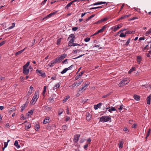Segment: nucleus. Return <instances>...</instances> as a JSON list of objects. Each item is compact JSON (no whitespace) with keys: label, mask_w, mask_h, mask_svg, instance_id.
Returning <instances> with one entry per match:
<instances>
[{"label":"nucleus","mask_w":151,"mask_h":151,"mask_svg":"<svg viewBox=\"0 0 151 151\" xmlns=\"http://www.w3.org/2000/svg\"><path fill=\"white\" fill-rule=\"evenodd\" d=\"M67 60H68L67 59H66L65 60H63V63H68V61H67Z\"/></svg>","instance_id":"774afa93"},{"label":"nucleus","mask_w":151,"mask_h":151,"mask_svg":"<svg viewBox=\"0 0 151 151\" xmlns=\"http://www.w3.org/2000/svg\"><path fill=\"white\" fill-rule=\"evenodd\" d=\"M129 80L127 78H125L122 80L119 83V86L121 87L127 84L129 82Z\"/></svg>","instance_id":"7ed1b4c3"},{"label":"nucleus","mask_w":151,"mask_h":151,"mask_svg":"<svg viewBox=\"0 0 151 151\" xmlns=\"http://www.w3.org/2000/svg\"><path fill=\"white\" fill-rule=\"evenodd\" d=\"M7 145H8V142H4V147L3 148V149H4V148L6 147Z\"/></svg>","instance_id":"3c124183"},{"label":"nucleus","mask_w":151,"mask_h":151,"mask_svg":"<svg viewBox=\"0 0 151 151\" xmlns=\"http://www.w3.org/2000/svg\"><path fill=\"white\" fill-rule=\"evenodd\" d=\"M27 103L26 102L25 104H23L21 107V111H22L23 110L25 109L26 107V104Z\"/></svg>","instance_id":"6ab92c4d"},{"label":"nucleus","mask_w":151,"mask_h":151,"mask_svg":"<svg viewBox=\"0 0 151 151\" xmlns=\"http://www.w3.org/2000/svg\"><path fill=\"white\" fill-rule=\"evenodd\" d=\"M36 72L40 76H43L45 75V73H44V72L42 71V70H39L37 69L36 70Z\"/></svg>","instance_id":"6e6552de"},{"label":"nucleus","mask_w":151,"mask_h":151,"mask_svg":"<svg viewBox=\"0 0 151 151\" xmlns=\"http://www.w3.org/2000/svg\"><path fill=\"white\" fill-rule=\"evenodd\" d=\"M108 19V18L107 17H105L101 19V21L102 22L106 21Z\"/></svg>","instance_id":"49530a36"},{"label":"nucleus","mask_w":151,"mask_h":151,"mask_svg":"<svg viewBox=\"0 0 151 151\" xmlns=\"http://www.w3.org/2000/svg\"><path fill=\"white\" fill-rule=\"evenodd\" d=\"M86 89V87L84 86H83L82 87H81L80 90H79V91L80 92H82V90H85Z\"/></svg>","instance_id":"cd10ccee"},{"label":"nucleus","mask_w":151,"mask_h":151,"mask_svg":"<svg viewBox=\"0 0 151 151\" xmlns=\"http://www.w3.org/2000/svg\"><path fill=\"white\" fill-rule=\"evenodd\" d=\"M75 86H76V87L77 86V82H75L74 84H72V85L70 86L69 87L73 88H74Z\"/></svg>","instance_id":"c85d7f7f"},{"label":"nucleus","mask_w":151,"mask_h":151,"mask_svg":"<svg viewBox=\"0 0 151 151\" xmlns=\"http://www.w3.org/2000/svg\"><path fill=\"white\" fill-rule=\"evenodd\" d=\"M70 119V118L69 116H66L65 121H68Z\"/></svg>","instance_id":"0e129e2a"},{"label":"nucleus","mask_w":151,"mask_h":151,"mask_svg":"<svg viewBox=\"0 0 151 151\" xmlns=\"http://www.w3.org/2000/svg\"><path fill=\"white\" fill-rule=\"evenodd\" d=\"M80 136V134H76L75 135L73 139L74 142H77L78 141Z\"/></svg>","instance_id":"39448f33"},{"label":"nucleus","mask_w":151,"mask_h":151,"mask_svg":"<svg viewBox=\"0 0 151 151\" xmlns=\"http://www.w3.org/2000/svg\"><path fill=\"white\" fill-rule=\"evenodd\" d=\"M123 142L122 140L119 141V148L120 149L122 148L123 147Z\"/></svg>","instance_id":"a211bd4d"},{"label":"nucleus","mask_w":151,"mask_h":151,"mask_svg":"<svg viewBox=\"0 0 151 151\" xmlns=\"http://www.w3.org/2000/svg\"><path fill=\"white\" fill-rule=\"evenodd\" d=\"M130 39L129 38L128 40L127 41L126 43L125 44V45L126 46L128 45L129 44L130 42Z\"/></svg>","instance_id":"864d4df0"},{"label":"nucleus","mask_w":151,"mask_h":151,"mask_svg":"<svg viewBox=\"0 0 151 151\" xmlns=\"http://www.w3.org/2000/svg\"><path fill=\"white\" fill-rule=\"evenodd\" d=\"M74 37V35L73 34H71L69 35V37H71L73 39V38Z\"/></svg>","instance_id":"69168bd1"},{"label":"nucleus","mask_w":151,"mask_h":151,"mask_svg":"<svg viewBox=\"0 0 151 151\" xmlns=\"http://www.w3.org/2000/svg\"><path fill=\"white\" fill-rule=\"evenodd\" d=\"M27 48V47H25L24 48V49H23V50H20V51H18V52H17L16 53V55H19L21 54L22 53V52L24 51V50Z\"/></svg>","instance_id":"9b49d317"},{"label":"nucleus","mask_w":151,"mask_h":151,"mask_svg":"<svg viewBox=\"0 0 151 151\" xmlns=\"http://www.w3.org/2000/svg\"><path fill=\"white\" fill-rule=\"evenodd\" d=\"M134 98L137 101H139L140 100L139 96L137 95H134Z\"/></svg>","instance_id":"2eb2a0df"},{"label":"nucleus","mask_w":151,"mask_h":151,"mask_svg":"<svg viewBox=\"0 0 151 151\" xmlns=\"http://www.w3.org/2000/svg\"><path fill=\"white\" fill-rule=\"evenodd\" d=\"M31 127V125L30 124H29L28 125L25 126V129L26 130L29 129Z\"/></svg>","instance_id":"2f4dec72"},{"label":"nucleus","mask_w":151,"mask_h":151,"mask_svg":"<svg viewBox=\"0 0 151 151\" xmlns=\"http://www.w3.org/2000/svg\"><path fill=\"white\" fill-rule=\"evenodd\" d=\"M122 27V24H119L115 26L112 27L111 29L114 28L113 31L114 32H115L117 31L118 29H119Z\"/></svg>","instance_id":"20e7f679"},{"label":"nucleus","mask_w":151,"mask_h":151,"mask_svg":"<svg viewBox=\"0 0 151 151\" xmlns=\"http://www.w3.org/2000/svg\"><path fill=\"white\" fill-rule=\"evenodd\" d=\"M102 103H100L96 105L98 106V108H100L102 105Z\"/></svg>","instance_id":"6e6d98bb"},{"label":"nucleus","mask_w":151,"mask_h":151,"mask_svg":"<svg viewBox=\"0 0 151 151\" xmlns=\"http://www.w3.org/2000/svg\"><path fill=\"white\" fill-rule=\"evenodd\" d=\"M126 30V29L125 28H124L123 29H122L120 30H119L118 32H117V34L118 35L119 34L120 32H123L124 31Z\"/></svg>","instance_id":"c9c22d12"},{"label":"nucleus","mask_w":151,"mask_h":151,"mask_svg":"<svg viewBox=\"0 0 151 151\" xmlns=\"http://www.w3.org/2000/svg\"><path fill=\"white\" fill-rule=\"evenodd\" d=\"M78 28L77 27H75L72 28V30L73 31H76L77 29H78Z\"/></svg>","instance_id":"4d7b16f0"},{"label":"nucleus","mask_w":151,"mask_h":151,"mask_svg":"<svg viewBox=\"0 0 151 151\" xmlns=\"http://www.w3.org/2000/svg\"><path fill=\"white\" fill-rule=\"evenodd\" d=\"M23 71L24 74L27 75L29 73V70L28 68H23Z\"/></svg>","instance_id":"0eeeda50"},{"label":"nucleus","mask_w":151,"mask_h":151,"mask_svg":"<svg viewBox=\"0 0 151 151\" xmlns=\"http://www.w3.org/2000/svg\"><path fill=\"white\" fill-rule=\"evenodd\" d=\"M55 59L58 63H60V62L62 60L60 56H59L57 58Z\"/></svg>","instance_id":"393cba45"},{"label":"nucleus","mask_w":151,"mask_h":151,"mask_svg":"<svg viewBox=\"0 0 151 151\" xmlns=\"http://www.w3.org/2000/svg\"><path fill=\"white\" fill-rule=\"evenodd\" d=\"M101 4V2H98L97 3H95L91 5V6H95V5H97Z\"/></svg>","instance_id":"ea45409f"},{"label":"nucleus","mask_w":151,"mask_h":151,"mask_svg":"<svg viewBox=\"0 0 151 151\" xmlns=\"http://www.w3.org/2000/svg\"><path fill=\"white\" fill-rule=\"evenodd\" d=\"M49 119L50 117H47L45 118L43 121V123L45 124L49 122Z\"/></svg>","instance_id":"f8f14e48"},{"label":"nucleus","mask_w":151,"mask_h":151,"mask_svg":"<svg viewBox=\"0 0 151 151\" xmlns=\"http://www.w3.org/2000/svg\"><path fill=\"white\" fill-rule=\"evenodd\" d=\"M110 93H109L107 94V95H106L103 96H102V98H104L107 97V96H109L110 95Z\"/></svg>","instance_id":"052dcab7"},{"label":"nucleus","mask_w":151,"mask_h":151,"mask_svg":"<svg viewBox=\"0 0 151 151\" xmlns=\"http://www.w3.org/2000/svg\"><path fill=\"white\" fill-rule=\"evenodd\" d=\"M84 71H82L79 73L78 74L76 77L75 78V80H78L84 73Z\"/></svg>","instance_id":"423d86ee"},{"label":"nucleus","mask_w":151,"mask_h":151,"mask_svg":"<svg viewBox=\"0 0 151 151\" xmlns=\"http://www.w3.org/2000/svg\"><path fill=\"white\" fill-rule=\"evenodd\" d=\"M70 46H77V45H80L79 44H77V43H72V45H70Z\"/></svg>","instance_id":"37998d69"},{"label":"nucleus","mask_w":151,"mask_h":151,"mask_svg":"<svg viewBox=\"0 0 151 151\" xmlns=\"http://www.w3.org/2000/svg\"><path fill=\"white\" fill-rule=\"evenodd\" d=\"M91 116L89 113H86V119L88 121L90 120L91 119Z\"/></svg>","instance_id":"9d476101"},{"label":"nucleus","mask_w":151,"mask_h":151,"mask_svg":"<svg viewBox=\"0 0 151 151\" xmlns=\"http://www.w3.org/2000/svg\"><path fill=\"white\" fill-rule=\"evenodd\" d=\"M66 56L67 54L65 53L63 54L60 56L62 60L66 57Z\"/></svg>","instance_id":"5701e85b"},{"label":"nucleus","mask_w":151,"mask_h":151,"mask_svg":"<svg viewBox=\"0 0 151 151\" xmlns=\"http://www.w3.org/2000/svg\"><path fill=\"white\" fill-rule=\"evenodd\" d=\"M14 145L18 149L20 147V146L18 145V142L17 140L15 141L14 143Z\"/></svg>","instance_id":"dca6fc26"},{"label":"nucleus","mask_w":151,"mask_h":151,"mask_svg":"<svg viewBox=\"0 0 151 151\" xmlns=\"http://www.w3.org/2000/svg\"><path fill=\"white\" fill-rule=\"evenodd\" d=\"M52 61L55 64L57 63H58L56 59H55L54 60H52Z\"/></svg>","instance_id":"bf43d9fd"},{"label":"nucleus","mask_w":151,"mask_h":151,"mask_svg":"<svg viewBox=\"0 0 151 151\" xmlns=\"http://www.w3.org/2000/svg\"><path fill=\"white\" fill-rule=\"evenodd\" d=\"M33 113V111L32 110H31L29 111L27 113L28 115L29 116V115H32Z\"/></svg>","instance_id":"79ce46f5"},{"label":"nucleus","mask_w":151,"mask_h":151,"mask_svg":"<svg viewBox=\"0 0 151 151\" xmlns=\"http://www.w3.org/2000/svg\"><path fill=\"white\" fill-rule=\"evenodd\" d=\"M74 66L73 65H72L71 66H70L68 68H67V69L68 70H70L71 69V68H72Z\"/></svg>","instance_id":"13d9d810"},{"label":"nucleus","mask_w":151,"mask_h":151,"mask_svg":"<svg viewBox=\"0 0 151 151\" xmlns=\"http://www.w3.org/2000/svg\"><path fill=\"white\" fill-rule=\"evenodd\" d=\"M83 80H82V81H79L78 82H77V86H80L82 83L83 82Z\"/></svg>","instance_id":"09e8293b"},{"label":"nucleus","mask_w":151,"mask_h":151,"mask_svg":"<svg viewBox=\"0 0 151 151\" xmlns=\"http://www.w3.org/2000/svg\"><path fill=\"white\" fill-rule=\"evenodd\" d=\"M90 38H86L85 40H84V41L85 42H88L90 40Z\"/></svg>","instance_id":"603ef678"},{"label":"nucleus","mask_w":151,"mask_h":151,"mask_svg":"<svg viewBox=\"0 0 151 151\" xmlns=\"http://www.w3.org/2000/svg\"><path fill=\"white\" fill-rule=\"evenodd\" d=\"M47 0H44V1H43L41 3V4H45L46 2L47 1Z\"/></svg>","instance_id":"e2e57ef3"},{"label":"nucleus","mask_w":151,"mask_h":151,"mask_svg":"<svg viewBox=\"0 0 151 151\" xmlns=\"http://www.w3.org/2000/svg\"><path fill=\"white\" fill-rule=\"evenodd\" d=\"M73 1H71L70 3H69L66 6V7L67 8H68L70 7L71 5V4H72Z\"/></svg>","instance_id":"de8ad7c7"},{"label":"nucleus","mask_w":151,"mask_h":151,"mask_svg":"<svg viewBox=\"0 0 151 151\" xmlns=\"http://www.w3.org/2000/svg\"><path fill=\"white\" fill-rule=\"evenodd\" d=\"M151 33V28L149 29L146 32L147 35H148Z\"/></svg>","instance_id":"a19ab883"},{"label":"nucleus","mask_w":151,"mask_h":151,"mask_svg":"<svg viewBox=\"0 0 151 151\" xmlns=\"http://www.w3.org/2000/svg\"><path fill=\"white\" fill-rule=\"evenodd\" d=\"M56 12H55L50 13L46 16V18H49L52 17L53 15H54L56 13Z\"/></svg>","instance_id":"f3484780"},{"label":"nucleus","mask_w":151,"mask_h":151,"mask_svg":"<svg viewBox=\"0 0 151 151\" xmlns=\"http://www.w3.org/2000/svg\"><path fill=\"white\" fill-rule=\"evenodd\" d=\"M137 63L139 64H140L141 61H142V58L141 56H138L137 57Z\"/></svg>","instance_id":"4468645a"},{"label":"nucleus","mask_w":151,"mask_h":151,"mask_svg":"<svg viewBox=\"0 0 151 151\" xmlns=\"http://www.w3.org/2000/svg\"><path fill=\"white\" fill-rule=\"evenodd\" d=\"M132 33V32L130 31H127L125 32V34L126 35L127 34H130Z\"/></svg>","instance_id":"8fccbe9b"},{"label":"nucleus","mask_w":151,"mask_h":151,"mask_svg":"<svg viewBox=\"0 0 151 151\" xmlns=\"http://www.w3.org/2000/svg\"><path fill=\"white\" fill-rule=\"evenodd\" d=\"M151 100V94L149 95L147 97V103L148 104H150V101Z\"/></svg>","instance_id":"1a4fd4ad"},{"label":"nucleus","mask_w":151,"mask_h":151,"mask_svg":"<svg viewBox=\"0 0 151 151\" xmlns=\"http://www.w3.org/2000/svg\"><path fill=\"white\" fill-rule=\"evenodd\" d=\"M45 109L47 110H50L51 109V107L50 106H44Z\"/></svg>","instance_id":"b1692460"},{"label":"nucleus","mask_w":151,"mask_h":151,"mask_svg":"<svg viewBox=\"0 0 151 151\" xmlns=\"http://www.w3.org/2000/svg\"><path fill=\"white\" fill-rule=\"evenodd\" d=\"M70 96H67L63 100V102L64 103L69 98Z\"/></svg>","instance_id":"bb28decb"},{"label":"nucleus","mask_w":151,"mask_h":151,"mask_svg":"<svg viewBox=\"0 0 151 151\" xmlns=\"http://www.w3.org/2000/svg\"><path fill=\"white\" fill-rule=\"evenodd\" d=\"M67 126L66 125H65L62 126V130H64V131L66 130L67 129Z\"/></svg>","instance_id":"7c9ffc66"},{"label":"nucleus","mask_w":151,"mask_h":151,"mask_svg":"<svg viewBox=\"0 0 151 151\" xmlns=\"http://www.w3.org/2000/svg\"><path fill=\"white\" fill-rule=\"evenodd\" d=\"M40 128V127L39 125L36 124L35 127V130L36 131H38V129Z\"/></svg>","instance_id":"4c0bfd02"},{"label":"nucleus","mask_w":151,"mask_h":151,"mask_svg":"<svg viewBox=\"0 0 151 151\" xmlns=\"http://www.w3.org/2000/svg\"><path fill=\"white\" fill-rule=\"evenodd\" d=\"M60 86V85L59 83H57V84H56L55 85L54 87V89H56V88H58Z\"/></svg>","instance_id":"c03bdc74"},{"label":"nucleus","mask_w":151,"mask_h":151,"mask_svg":"<svg viewBox=\"0 0 151 151\" xmlns=\"http://www.w3.org/2000/svg\"><path fill=\"white\" fill-rule=\"evenodd\" d=\"M135 68L134 67H132L128 72V73H132V71H134L135 70Z\"/></svg>","instance_id":"58836bf2"},{"label":"nucleus","mask_w":151,"mask_h":151,"mask_svg":"<svg viewBox=\"0 0 151 151\" xmlns=\"http://www.w3.org/2000/svg\"><path fill=\"white\" fill-rule=\"evenodd\" d=\"M116 109L114 107H112L111 108L109 109L108 111L110 112H111L112 111H116Z\"/></svg>","instance_id":"aec40b11"},{"label":"nucleus","mask_w":151,"mask_h":151,"mask_svg":"<svg viewBox=\"0 0 151 151\" xmlns=\"http://www.w3.org/2000/svg\"><path fill=\"white\" fill-rule=\"evenodd\" d=\"M111 119L110 117L109 116H103L100 119V122H104L109 121Z\"/></svg>","instance_id":"f03ea898"},{"label":"nucleus","mask_w":151,"mask_h":151,"mask_svg":"<svg viewBox=\"0 0 151 151\" xmlns=\"http://www.w3.org/2000/svg\"><path fill=\"white\" fill-rule=\"evenodd\" d=\"M12 110H11L12 111H13L15 110L16 107L15 106H13L11 108Z\"/></svg>","instance_id":"680f3d73"},{"label":"nucleus","mask_w":151,"mask_h":151,"mask_svg":"<svg viewBox=\"0 0 151 151\" xmlns=\"http://www.w3.org/2000/svg\"><path fill=\"white\" fill-rule=\"evenodd\" d=\"M61 38H60L58 40L57 42V44L58 45H59L60 44V43L61 42Z\"/></svg>","instance_id":"e433bc0d"},{"label":"nucleus","mask_w":151,"mask_h":151,"mask_svg":"<svg viewBox=\"0 0 151 151\" xmlns=\"http://www.w3.org/2000/svg\"><path fill=\"white\" fill-rule=\"evenodd\" d=\"M106 28V25H104V26L102 28H101V29L99 30L98 31V32L99 33H101V32H103L104 30V29Z\"/></svg>","instance_id":"ddd939ff"},{"label":"nucleus","mask_w":151,"mask_h":151,"mask_svg":"<svg viewBox=\"0 0 151 151\" xmlns=\"http://www.w3.org/2000/svg\"><path fill=\"white\" fill-rule=\"evenodd\" d=\"M74 42V40L72 38L70 41L68 45L70 46V44L72 45V43H73V42Z\"/></svg>","instance_id":"f704fd0d"},{"label":"nucleus","mask_w":151,"mask_h":151,"mask_svg":"<svg viewBox=\"0 0 151 151\" xmlns=\"http://www.w3.org/2000/svg\"><path fill=\"white\" fill-rule=\"evenodd\" d=\"M29 62H28L23 66V68H28V67L29 65Z\"/></svg>","instance_id":"a878e982"},{"label":"nucleus","mask_w":151,"mask_h":151,"mask_svg":"<svg viewBox=\"0 0 151 151\" xmlns=\"http://www.w3.org/2000/svg\"><path fill=\"white\" fill-rule=\"evenodd\" d=\"M90 84V83L89 82H86L84 85H83L86 87H87Z\"/></svg>","instance_id":"a18cd8bd"},{"label":"nucleus","mask_w":151,"mask_h":151,"mask_svg":"<svg viewBox=\"0 0 151 151\" xmlns=\"http://www.w3.org/2000/svg\"><path fill=\"white\" fill-rule=\"evenodd\" d=\"M5 43V42L4 41H2L0 43V47L2 46Z\"/></svg>","instance_id":"338daca9"},{"label":"nucleus","mask_w":151,"mask_h":151,"mask_svg":"<svg viewBox=\"0 0 151 151\" xmlns=\"http://www.w3.org/2000/svg\"><path fill=\"white\" fill-rule=\"evenodd\" d=\"M68 70L67 68H65L61 72V73L62 74L64 73H65Z\"/></svg>","instance_id":"72a5a7b5"},{"label":"nucleus","mask_w":151,"mask_h":151,"mask_svg":"<svg viewBox=\"0 0 151 151\" xmlns=\"http://www.w3.org/2000/svg\"><path fill=\"white\" fill-rule=\"evenodd\" d=\"M55 64L52 61L50 63H49L48 65H49L50 67H52Z\"/></svg>","instance_id":"c756f323"},{"label":"nucleus","mask_w":151,"mask_h":151,"mask_svg":"<svg viewBox=\"0 0 151 151\" xmlns=\"http://www.w3.org/2000/svg\"><path fill=\"white\" fill-rule=\"evenodd\" d=\"M138 19V17H133L132 18H130L129 19V20H133L135 19Z\"/></svg>","instance_id":"5fc2aeb1"},{"label":"nucleus","mask_w":151,"mask_h":151,"mask_svg":"<svg viewBox=\"0 0 151 151\" xmlns=\"http://www.w3.org/2000/svg\"><path fill=\"white\" fill-rule=\"evenodd\" d=\"M131 15V14H128L122 16L121 17V19H123L126 18L128 17Z\"/></svg>","instance_id":"412c9836"},{"label":"nucleus","mask_w":151,"mask_h":151,"mask_svg":"<svg viewBox=\"0 0 151 151\" xmlns=\"http://www.w3.org/2000/svg\"><path fill=\"white\" fill-rule=\"evenodd\" d=\"M126 35L125 34H124L123 33H121L119 35V37H126Z\"/></svg>","instance_id":"473e14b6"},{"label":"nucleus","mask_w":151,"mask_h":151,"mask_svg":"<svg viewBox=\"0 0 151 151\" xmlns=\"http://www.w3.org/2000/svg\"><path fill=\"white\" fill-rule=\"evenodd\" d=\"M64 110L63 109H60L58 111L59 116L61 115L63 112Z\"/></svg>","instance_id":"4be33fe9"},{"label":"nucleus","mask_w":151,"mask_h":151,"mask_svg":"<svg viewBox=\"0 0 151 151\" xmlns=\"http://www.w3.org/2000/svg\"><path fill=\"white\" fill-rule=\"evenodd\" d=\"M39 97V93L38 91L35 92L34 95L30 101V103L34 104Z\"/></svg>","instance_id":"f257e3e1"}]
</instances>
